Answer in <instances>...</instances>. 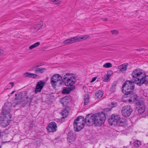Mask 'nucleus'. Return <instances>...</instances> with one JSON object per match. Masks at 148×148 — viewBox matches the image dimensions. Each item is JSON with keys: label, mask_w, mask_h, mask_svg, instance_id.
<instances>
[{"label": "nucleus", "mask_w": 148, "mask_h": 148, "mask_svg": "<svg viewBox=\"0 0 148 148\" xmlns=\"http://www.w3.org/2000/svg\"><path fill=\"white\" fill-rule=\"evenodd\" d=\"M106 119L105 113L102 112L95 114H88L85 119L83 117L79 116L76 118L73 123L74 130L77 132L80 131L84 128L85 122L88 126L94 124L96 126H100L104 123Z\"/></svg>", "instance_id": "nucleus-1"}, {"label": "nucleus", "mask_w": 148, "mask_h": 148, "mask_svg": "<svg viewBox=\"0 0 148 148\" xmlns=\"http://www.w3.org/2000/svg\"><path fill=\"white\" fill-rule=\"evenodd\" d=\"M135 83L133 80L126 81L123 85V92L126 95L131 94L135 88Z\"/></svg>", "instance_id": "nucleus-2"}, {"label": "nucleus", "mask_w": 148, "mask_h": 148, "mask_svg": "<svg viewBox=\"0 0 148 148\" xmlns=\"http://www.w3.org/2000/svg\"><path fill=\"white\" fill-rule=\"evenodd\" d=\"M144 71L140 69H136L133 71L132 73V80L136 84L140 82V81L143 79L144 75Z\"/></svg>", "instance_id": "nucleus-3"}, {"label": "nucleus", "mask_w": 148, "mask_h": 148, "mask_svg": "<svg viewBox=\"0 0 148 148\" xmlns=\"http://www.w3.org/2000/svg\"><path fill=\"white\" fill-rule=\"evenodd\" d=\"M73 75L72 73H66L63 76V83H64L66 86H73L76 81V77H75L72 76Z\"/></svg>", "instance_id": "nucleus-4"}, {"label": "nucleus", "mask_w": 148, "mask_h": 148, "mask_svg": "<svg viewBox=\"0 0 148 148\" xmlns=\"http://www.w3.org/2000/svg\"><path fill=\"white\" fill-rule=\"evenodd\" d=\"M90 37V36L88 35H82L80 36H76L64 40L63 42V44L64 45L72 44L75 42L81 41L84 40L89 39Z\"/></svg>", "instance_id": "nucleus-5"}, {"label": "nucleus", "mask_w": 148, "mask_h": 148, "mask_svg": "<svg viewBox=\"0 0 148 148\" xmlns=\"http://www.w3.org/2000/svg\"><path fill=\"white\" fill-rule=\"evenodd\" d=\"M62 77L60 75L56 74L53 76L51 78L50 83L52 86L55 87L57 84L59 83L60 85L63 84Z\"/></svg>", "instance_id": "nucleus-6"}, {"label": "nucleus", "mask_w": 148, "mask_h": 148, "mask_svg": "<svg viewBox=\"0 0 148 148\" xmlns=\"http://www.w3.org/2000/svg\"><path fill=\"white\" fill-rule=\"evenodd\" d=\"M12 104L11 103L7 102L4 103V105L2 108V110L1 113L3 115H6L5 117L8 118H11L12 117L10 113V111L11 108Z\"/></svg>", "instance_id": "nucleus-7"}, {"label": "nucleus", "mask_w": 148, "mask_h": 148, "mask_svg": "<svg viewBox=\"0 0 148 148\" xmlns=\"http://www.w3.org/2000/svg\"><path fill=\"white\" fill-rule=\"evenodd\" d=\"M136 110L138 114H141L143 113L145 110V106L143 101L138 100L136 103Z\"/></svg>", "instance_id": "nucleus-8"}, {"label": "nucleus", "mask_w": 148, "mask_h": 148, "mask_svg": "<svg viewBox=\"0 0 148 148\" xmlns=\"http://www.w3.org/2000/svg\"><path fill=\"white\" fill-rule=\"evenodd\" d=\"M132 111V108L130 106H126L123 107L121 113L123 116L127 117L130 115Z\"/></svg>", "instance_id": "nucleus-9"}, {"label": "nucleus", "mask_w": 148, "mask_h": 148, "mask_svg": "<svg viewBox=\"0 0 148 148\" xmlns=\"http://www.w3.org/2000/svg\"><path fill=\"white\" fill-rule=\"evenodd\" d=\"M120 119V116L119 115H115L114 114L112 115L108 119V121L109 123L111 125H117L118 120Z\"/></svg>", "instance_id": "nucleus-10"}, {"label": "nucleus", "mask_w": 148, "mask_h": 148, "mask_svg": "<svg viewBox=\"0 0 148 148\" xmlns=\"http://www.w3.org/2000/svg\"><path fill=\"white\" fill-rule=\"evenodd\" d=\"M57 127L56 123L52 122L49 124L48 126L47 127V129L49 132H53L56 131Z\"/></svg>", "instance_id": "nucleus-11"}, {"label": "nucleus", "mask_w": 148, "mask_h": 148, "mask_svg": "<svg viewBox=\"0 0 148 148\" xmlns=\"http://www.w3.org/2000/svg\"><path fill=\"white\" fill-rule=\"evenodd\" d=\"M45 84V82L42 81H40L38 82L35 90V92L36 93L41 91Z\"/></svg>", "instance_id": "nucleus-12"}, {"label": "nucleus", "mask_w": 148, "mask_h": 148, "mask_svg": "<svg viewBox=\"0 0 148 148\" xmlns=\"http://www.w3.org/2000/svg\"><path fill=\"white\" fill-rule=\"evenodd\" d=\"M76 137V135L73 131H70L67 135V139L68 143H71L74 141Z\"/></svg>", "instance_id": "nucleus-13"}, {"label": "nucleus", "mask_w": 148, "mask_h": 148, "mask_svg": "<svg viewBox=\"0 0 148 148\" xmlns=\"http://www.w3.org/2000/svg\"><path fill=\"white\" fill-rule=\"evenodd\" d=\"M144 76H143V79L140 81V82L137 83V85L141 86L143 84H148V75H146L145 73L144 72Z\"/></svg>", "instance_id": "nucleus-14"}, {"label": "nucleus", "mask_w": 148, "mask_h": 148, "mask_svg": "<svg viewBox=\"0 0 148 148\" xmlns=\"http://www.w3.org/2000/svg\"><path fill=\"white\" fill-rule=\"evenodd\" d=\"M75 88V87L74 86H73L63 89L62 92L63 94H67L69 93L71 91L74 90Z\"/></svg>", "instance_id": "nucleus-15"}, {"label": "nucleus", "mask_w": 148, "mask_h": 148, "mask_svg": "<svg viewBox=\"0 0 148 148\" xmlns=\"http://www.w3.org/2000/svg\"><path fill=\"white\" fill-rule=\"evenodd\" d=\"M128 65L127 63L123 64L118 66V69L122 71H125L127 69V67Z\"/></svg>", "instance_id": "nucleus-16"}, {"label": "nucleus", "mask_w": 148, "mask_h": 148, "mask_svg": "<svg viewBox=\"0 0 148 148\" xmlns=\"http://www.w3.org/2000/svg\"><path fill=\"white\" fill-rule=\"evenodd\" d=\"M133 94H131L130 95V98L131 99L128 100L130 102L136 101L138 97L137 95L135 93H133Z\"/></svg>", "instance_id": "nucleus-17"}, {"label": "nucleus", "mask_w": 148, "mask_h": 148, "mask_svg": "<svg viewBox=\"0 0 148 148\" xmlns=\"http://www.w3.org/2000/svg\"><path fill=\"white\" fill-rule=\"evenodd\" d=\"M43 23L42 22H39L38 24L33 27V28L35 29L36 30H38L40 29L43 25Z\"/></svg>", "instance_id": "nucleus-18"}, {"label": "nucleus", "mask_w": 148, "mask_h": 148, "mask_svg": "<svg viewBox=\"0 0 148 148\" xmlns=\"http://www.w3.org/2000/svg\"><path fill=\"white\" fill-rule=\"evenodd\" d=\"M126 121V119L123 118L121 119L120 117V119L118 120L117 125H119L121 126H123L125 124Z\"/></svg>", "instance_id": "nucleus-19"}, {"label": "nucleus", "mask_w": 148, "mask_h": 148, "mask_svg": "<svg viewBox=\"0 0 148 148\" xmlns=\"http://www.w3.org/2000/svg\"><path fill=\"white\" fill-rule=\"evenodd\" d=\"M9 120V119H6L5 121H3L0 122V124L1 126L3 127H5L7 126L9 124V122H8V121Z\"/></svg>", "instance_id": "nucleus-20"}, {"label": "nucleus", "mask_w": 148, "mask_h": 148, "mask_svg": "<svg viewBox=\"0 0 148 148\" xmlns=\"http://www.w3.org/2000/svg\"><path fill=\"white\" fill-rule=\"evenodd\" d=\"M46 70V69L44 68H38L35 69L34 71L35 72H39L41 73H42Z\"/></svg>", "instance_id": "nucleus-21"}, {"label": "nucleus", "mask_w": 148, "mask_h": 148, "mask_svg": "<svg viewBox=\"0 0 148 148\" xmlns=\"http://www.w3.org/2000/svg\"><path fill=\"white\" fill-rule=\"evenodd\" d=\"M103 95L102 92L101 91L99 90L96 92L95 97L97 98H100L102 97Z\"/></svg>", "instance_id": "nucleus-22"}, {"label": "nucleus", "mask_w": 148, "mask_h": 148, "mask_svg": "<svg viewBox=\"0 0 148 148\" xmlns=\"http://www.w3.org/2000/svg\"><path fill=\"white\" fill-rule=\"evenodd\" d=\"M61 113L63 116V118H64L66 117L67 115H68V112L67 109L66 108H65L63 110Z\"/></svg>", "instance_id": "nucleus-23"}, {"label": "nucleus", "mask_w": 148, "mask_h": 148, "mask_svg": "<svg viewBox=\"0 0 148 148\" xmlns=\"http://www.w3.org/2000/svg\"><path fill=\"white\" fill-rule=\"evenodd\" d=\"M116 83L114 82L110 89V91L112 92H113L115 91L116 87Z\"/></svg>", "instance_id": "nucleus-24"}, {"label": "nucleus", "mask_w": 148, "mask_h": 148, "mask_svg": "<svg viewBox=\"0 0 148 148\" xmlns=\"http://www.w3.org/2000/svg\"><path fill=\"white\" fill-rule=\"evenodd\" d=\"M23 101L25 104L29 103H30L32 101V99L29 98L28 97H25V98L23 100Z\"/></svg>", "instance_id": "nucleus-25"}, {"label": "nucleus", "mask_w": 148, "mask_h": 148, "mask_svg": "<svg viewBox=\"0 0 148 148\" xmlns=\"http://www.w3.org/2000/svg\"><path fill=\"white\" fill-rule=\"evenodd\" d=\"M40 44V43L39 42H38L32 45L29 47V49H32L37 46H38Z\"/></svg>", "instance_id": "nucleus-26"}, {"label": "nucleus", "mask_w": 148, "mask_h": 148, "mask_svg": "<svg viewBox=\"0 0 148 148\" xmlns=\"http://www.w3.org/2000/svg\"><path fill=\"white\" fill-rule=\"evenodd\" d=\"M16 97L15 99L17 100H21L22 99V95L19 93L15 95Z\"/></svg>", "instance_id": "nucleus-27"}, {"label": "nucleus", "mask_w": 148, "mask_h": 148, "mask_svg": "<svg viewBox=\"0 0 148 148\" xmlns=\"http://www.w3.org/2000/svg\"><path fill=\"white\" fill-rule=\"evenodd\" d=\"M6 115H3V114H2V116H0V122L6 120V119H10L11 118H8L7 117H5Z\"/></svg>", "instance_id": "nucleus-28"}, {"label": "nucleus", "mask_w": 148, "mask_h": 148, "mask_svg": "<svg viewBox=\"0 0 148 148\" xmlns=\"http://www.w3.org/2000/svg\"><path fill=\"white\" fill-rule=\"evenodd\" d=\"M112 64L111 63H107L104 64L103 65V67L106 68H109L112 67Z\"/></svg>", "instance_id": "nucleus-29"}, {"label": "nucleus", "mask_w": 148, "mask_h": 148, "mask_svg": "<svg viewBox=\"0 0 148 148\" xmlns=\"http://www.w3.org/2000/svg\"><path fill=\"white\" fill-rule=\"evenodd\" d=\"M141 145V143L140 141L136 140L134 143V146L135 147H139Z\"/></svg>", "instance_id": "nucleus-30"}, {"label": "nucleus", "mask_w": 148, "mask_h": 148, "mask_svg": "<svg viewBox=\"0 0 148 148\" xmlns=\"http://www.w3.org/2000/svg\"><path fill=\"white\" fill-rule=\"evenodd\" d=\"M38 77V75L36 74L30 73L29 77L35 78Z\"/></svg>", "instance_id": "nucleus-31"}, {"label": "nucleus", "mask_w": 148, "mask_h": 148, "mask_svg": "<svg viewBox=\"0 0 148 148\" xmlns=\"http://www.w3.org/2000/svg\"><path fill=\"white\" fill-rule=\"evenodd\" d=\"M84 99V105H86L88 104V103L89 102V98L88 97H87L85 99Z\"/></svg>", "instance_id": "nucleus-32"}, {"label": "nucleus", "mask_w": 148, "mask_h": 148, "mask_svg": "<svg viewBox=\"0 0 148 148\" xmlns=\"http://www.w3.org/2000/svg\"><path fill=\"white\" fill-rule=\"evenodd\" d=\"M109 77L108 76L106 75L103 78V81L104 82H107L108 81Z\"/></svg>", "instance_id": "nucleus-33"}, {"label": "nucleus", "mask_w": 148, "mask_h": 148, "mask_svg": "<svg viewBox=\"0 0 148 148\" xmlns=\"http://www.w3.org/2000/svg\"><path fill=\"white\" fill-rule=\"evenodd\" d=\"M111 32L113 34H118V32L117 30H112Z\"/></svg>", "instance_id": "nucleus-34"}, {"label": "nucleus", "mask_w": 148, "mask_h": 148, "mask_svg": "<svg viewBox=\"0 0 148 148\" xmlns=\"http://www.w3.org/2000/svg\"><path fill=\"white\" fill-rule=\"evenodd\" d=\"M35 122L34 121H33L32 122L31 125L29 126V129L31 130L32 129V127H34V124Z\"/></svg>", "instance_id": "nucleus-35"}, {"label": "nucleus", "mask_w": 148, "mask_h": 148, "mask_svg": "<svg viewBox=\"0 0 148 148\" xmlns=\"http://www.w3.org/2000/svg\"><path fill=\"white\" fill-rule=\"evenodd\" d=\"M112 71H108L107 74L106 75L108 76L109 77H110L111 76L112 74Z\"/></svg>", "instance_id": "nucleus-36"}, {"label": "nucleus", "mask_w": 148, "mask_h": 148, "mask_svg": "<svg viewBox=\"0 0 148 148\" xmlns=\"http://www.w3.org/2000/svg\"><path fill=\"white\" fill-rule=\"evenodd\" d=\"M30 73L27 72L23 74L24 76L25 77H29Z\"/></svg>", "instance_id": "nucleus-37"}, {"label": "nucleus", "mask_w": 148, "mask_h": 148, "mask_svg": "<svg viewBox=\"0 0 148 148\" xmlns=\"http://www.w3.org/2000/svg\"><path fill=\"white\" fill-rule=\"evenodd\" d=\"M97 78L96 77H95L94 78H93L92 79L91 81V82L92 83V82H94L95 81Z\"/></svg>", "instance_id": "nucleus-38"}, {"label": "nucleus", "mask_w": 148, "mask_h": 148, "mask_svg": "<svg viewBox=\"0 0 148 148\" xmlns=\"http://www.w3.org/2000/svg\"><path fill=\"white\" fill-rule=\"evenodd\" d=\"M4 53V51L1 49H0V55H2Z\"/></svg>", "instance_id": "nucleus-39"}, {"label": "nucleus", "mask_w": 148, "mask_h": 148, "mask_svg": "<svg viewBox=\"0 0 148 148\" xmlns=\"http://www.w3.org/2000/svg\"><path fill=\"white\" fill-rule=\"evenodd\" d=\"M66 101H62L61 103L64 106H66Z\"/></svg>", "instance_id": "nucleus-40"}, {"label": "nucleus", "mask_w": 148, "mask_h": 148, "mask_svg": "<svg viewBox=\"0 0 148 148\" xmlns=\"http://www.w3.org/2000/svg\"><path fill=\"white\" fill-rule=\"evenodd\" d=\"M111 103V104L113 106H113V107H114L115 106H116V103H114V102H112Z\"/></svg>", "instance_id": "nucleus-41"}, {"label": "nucleus", "mask_w": 148, "mask_h": 148, "mask_svg": "<svg viewBox=\"0 0 148 148\" xmlns=\"http://www.w3.org/2000/svg\"><path fill=\"white\" fill-rule=\"evenodd\" d=\"M110 109L109 108H107L106 109H105L104 111L105 112H107V111H110Z\"/></svg>", "instance_id": "nucleus-42"}, {"label": "nucleus", "mask_w": 148, "mask_h": 148, "mask_svg": "<svg viewBox=\"0 0 148 148\" xmlns=\"http://www.w3.org/2000/svg\"><path fill=\"white\" fill-rule=\"evenodd\" d=\"M9 84H11L12 85V87H13L14 86V83L13 82H11L9 83Z\"/></svg>", "instance_id": "nucleus-43"}, {"label": "nucleus", "mask_w": 148, "mask_h": 148, "mask_svg": "<svg viewBox=\"0 0 148 148\" xmlns=\"http://www.w3.org/2000/svg\"><path fill=\"white\" fill-rule=\"evenodd\" d=\"M25 95H24V99L25 98V97H28L27 96V91L25 92Z\"/></svg>", "instance_id": "nucleus-44"}, {"label": "nucleus", "mask_w": 148, "mask_h": 148, "mask_svg": "<svg viewBox=\"0 0 148 148\" xmlns=\"http://www.w3.org/2000/svg\"><path fill=\"white\" fill-rule=\"evenodd\" d=\"M39 66H40L39 65H37L35 66L34 67L36 68H38V67Z\"/></svg>", "instance_id": "nucleus-45"}, {"label": "nucleus", "mask_w": 148, "mask_h": 148, "mask_svg": "<svg viewBox=\"0 0 148 148\" xmlns=\"http://www.w3.org/2000/svg\"><path fill=\"white\" fill-rule=\"evenodd\" d=\"M44 65V64H43L42 63H40L39 64V66H42V65Z\"/></svg>", "instance_id": "nucleus-46"}, {"label": "nucleus", "mask_w": 148, "mask_h": 148, "mask_svg": "<svg viewBox=\"0 0 148 148\" xmlns=\"http://www.w3.org/2000/svg\"><path fill=\"white\" fill-rule=\"evenodd\" d=\"M108 19L107 18H105V19H103V21H108Z\"/></svg>", "instance_id": "nucleus-47"}, {"label": "nucleus", "mask_w": 148, "mask_h": 148, "mask_svg": "<svg viewBox=\"0 0 148 148\" xmlns=\"http://www.w3.org/2000/svg\"><path fill=\"white\" fill-rule=\"evenodd\" d=\"M15 92V91H13L11 93V94H13L14 92Z\"/></svg>", "instance_id": "nucleus-48"}, {"label": "nucleus", "mask_w": 148, "mask_h": 148, "mask_svg": "<svg viewBox=\"0 0 148 148\" xmlns=\"http://www.w3.org/2000/svg\"><path fill=\"white\" fill-rule=\"evenodd\" d=\"M68 98V97H64L63 98V99H66V98Z\"/></svg>", "instance_id": "nucleus-49"}]
</instances>
